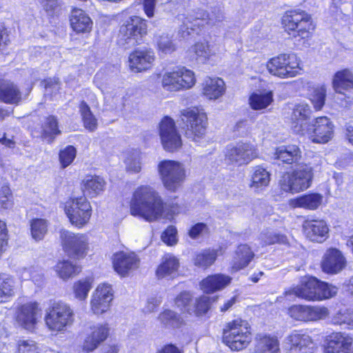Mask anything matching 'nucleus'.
<instances>
[{
  "label": "nucleus",
  "instance_id": "obj_1",
  "mask_svg": "<svg viewBox=\"0 0 353 353\" xmlns=\"http://www.w3.org/2000/svg\"><path fill=\"white\" fill-rule=\"evenodd\" d=\"M282 24L285 32L298 47L310 46L309 40L313 35L315 26L309 13L299 8L288 10L282 17Z\"/></svg>",
  "mask_w": 353,
  "mask_h": 353
},
{
  "label": "nucleus",
  "instance_id": "obj_2",
  "mask_svg": "<svg viewBox=\"0 0 353 353\" xmlns=\"http://www.w3.org/2000/svg\"><path fill=\"white\" fill-rule=\"evenodd\" d=\"M130 213L148 221H153L161 216L163 203L158 192L148 185L139 187L130 201Z\"/></svg>",
  "mask_w": 353,
  "mask_h": 353
},
{
  "label": "nucleus",
  "instance_id": "obj_3",
  "mask_svg": "<svg viewBox=\"0 0 353 353\" xmlns=\"http://www.w3.org/2000/svg\"><path fill=\"white\" fill-rule=\"evenodd\" d=\"M251 341L250 327L246 321L235 319L228 323L223 330V341L232 350H242Z\"/></svg>",
  "mask_w": 353,
  "mask_h": 353
},
{
  "label": "nucleus",
  "instance_id": "obj_4",
  "mask_svg": "<svg viewBox=\"0 0 353 353\" xmlns=\"http://www.w3.org/2000/svg\"><path fill=\"white\" fill-rule=\"evenodd\" d=\"M147 28L146 21L142 18L137 16L128 17L120 26L118 43L125 48L141 44L147 34Z\"/></svg>",
  "mask_w": 353,
  "mask_h": 353
},
{
  "label": "nucleus",
  "instance_id": "obj_5",
  "mask_svg": "<svg viewBox=\"0 0 353 353\" xmlns=\"http://www.w3.org/2000/svg\"><path fill=\"white\" fill-rule=\"evenodd\" d=\"M313 179L312 167L306 163L299 164L292 172L283 174L279 185L284 192L297 193L310 187Z\"/></svg>",
  "mask_w": 353,
  "mask_h": 353
},
{
  "label": "nucleus",
  "instance_id": "obj_6",
  "mask_svg": "<svg viewBox=\"0 0 353 353\" xmlns=\"http://www.w3.org/2000/svg\"><path fill=\"white\" fill-rule=\"evenodd\" d=\"M266 68L271 74L287 79L299 74V71L302 70V63L295 53H283L270 59Z\"/></svg>",
  "mask_w": 353,
  "mask_h": 353
},
{
  "label": "nucleus",
  "instance_id": "obj_7",
  "mask_svg": "<svg viewBox=\"0 0 353 353\" xmlns=\"http://www.w3.org/2000/svg\"><path fill=\"white\" fill-rule=\"evenodd\" d=\"M183 130L185 137L193 141L198 142L203 139L206 132L207 117L197 108H187L181 112Z\"/></svg>",
  "mask_w": 353,
  "mask_h": 353
},
{
  "label": "nucleus",
  "instance_id": "obj_8",
  "mask_svg": "<svg viewBox=\"0 0 353 353\" xmlns=\"http://www.w3.org/2000/svg\"><path fill=\"white\" fill-rule=\"evenodd\" d=\"M196 83L194 72L184 66L165 71L161 77V85L168 92H179L192 88Z\"/></svg>",
  "mask_w": 353,
  "mask_h": 353
},
{
  "label": "nucleus",
  "instance_id": "obj_9",
  "mask_svg": "<svg viewBox=\"0 0 353 353\" xmlns=\"http://www.w3.org/2000/svg\"><path fill=\"white\" fill-rule=\"evenodd\" d=\"M44 319L49 330L61 332L72 324L74 312L68 304L61 301L53 302L46 309Z\"/></svg>",
  "mask_w": 353,
  "mask_h": 353
},
{
  "label": "nucleus",
  "instance_id": "obj_10",
  "mask_svg": "<svg viewBox=\"0 0 353 353\" xmlns=\"http://www.w3.org/2000/svg\"><path fill=\"white\" fill-rule=\"evenodd\" d=\"M158 169L162 183L169 191L176 192L185 180V168L179 161H162L159 163Z\"/></svg>",
  "mask_w": 353,
  "mask_h": 353
},
{
  "label": "nucleus",
  "instance_id": "obj_11",
  "mask_svg": "<svg viewBox=\"0 0 353 353\" xmlns=\"http://www.w3.org/2000/svg\"><path fill=\"white\" fill-rule=\"evenodd\" d=\"M64 211L70 222L78 228L88 224L92 214V207L85 196L68 199L64 205Z\"/></svg>",
  "mask_w": 353,
  "mask_h": 353
},
{
  "label": "nucleus",
  "instance_id": "obj_12",
  "mask_svg": "<svg viewBox=\"0 0 353 353\" xmlns=\"http://www.w3.org/2000/svg\"><path fill=\"white\" fill-rule=\"evenodd\" d=\"M256 148L250 143L238 142L228 145L225 150V161L229 165L240 167L249 164L257 158Z\"/></svg>",
  "mask_w": 353,
  "mask_h": 353
},
{
  "label": "nucleus",
  "instance_id": "obj_13",
  "mask_svg": "<svg viewBox=\"0 0 353 353\" xmlns=\"http://www.w3.org/2000/svg\"><path fill=\"white\" fill-rule=\"evenodd\" d=\"M223 15L220 11L217 14L212 13L210 14L201 11L197 13L195 17L190 15L185 18L180 29V33L183 38L190 35L191 32L199 34L201 28H203L205 25H217L223 20Z\"/></svg>",
  "mask_w": 353,
  "mask_h": 353
},
{
  "label": "nucleus",
  "instance_id": "obj_14",
  "mask_svg": "<svg viewBox=\"0 0 353 353\" xmlns=\"http://www.w3.org/2000/svg\"><path fill=\"white\" fill-rule=\"evenodd\" d=\"M305 130L300 134H307L313 143H327L334 135V125L327 117L316 118Z\"/></svg>",
  "mask_w": 353,
  "mask_h": 353
},
{
  "label": "nucleus",
  "instance_id": "obj_15",
  "mask_svg": "<svg viewBox=\"0 0 353 353\" xmlns=\"http://www.w3.org/2000/svg\"><path fill=\"white\" fill-rule=\"evenodd\" d=\"M61 237L65 252L76 259L83 258L89 250V238L85 234L64 230Z\"/></svg>",
  "mask_w": 353,
  "mask_h": 353
},
{
  "label": "nucleus",
  "instance_id": "obj_16",
  "mask_svg": "<svg viewBox=\"0 0 353 353\" xmlns=\"http://www.w3.org/2000/svg\"><path fill=\"white\" fill-rule=\"evenodd\" d=\"M159 133L162 145L167 151L172 152L181 146V136L171 118L165 117L163 119L159 125Z\"/></svg>",
  "mask_w": 353,
  "mask_h": 353
},
{
  "label": "nucleus",
  "instance_id": "obj_17",
  "mask_svg": "<svg viewBox=\"0 0 353 353\" xmlns=\"http://www.w3.org/2000/svg\"><path fill=\"white\" fill-rule=\"evenodd\" d=\"M112 263L115 272L125 277L139 268L140 259L134 252L121 251L114 254Z\"/></svg>",
  "mask_w": 353,
  "mask_h": 353
},
{
  "label": "nucleus",
  "instance_id": "obj_18",
  "mask_svg": "<svg viewBox=\"0 0 353 353\" xmlns=\"http://www.w3.org/2000/svg\"><path fill=\"white\" fill-rule=\"evenodd\" d=\"M286 353H307L313 348L311 337L301 331L294 330L283 341Z\"/></svg>",
  "mask_w": 353,
  "mask_h": 353
},
{
  "label": "nucleus",
  "instance_id": "obj_19",
  "mask_svg": "<svg viewBox=\"0 0 353 353\" xmlns=\"http://www.w3.org/2000/svg\"><path fill=\"white\" fill-rule=\"evenodd\" d=\"M289 314L297 321H312L326 318L328 310L325 307L295 305L289 309Z\"/></svg>",
  "mask_w": 353,
  "mask_h": 353
},
{
  "label": "nucleus",
  "instance_id": "obj_20",
  "mask_svg": "<svg viewBox=\"0 0 353 353\" xmlns=\"http://www.w3.org/2000/svg\"><path fill=\"white\" fill-rule=\"evenodd\" d=\"M113 299V292L110 285L103 283L98 285L92 294L90 305L92 312L97 314L105 312Z\"/></svg>",
  "mask_w": 353,
  "mask_h": 353
},
{
  "label": "nucleus",
  "instance_id": "obj_21",
  "mask_svg": "<svg viewBox=\"0 0 353 353\" xmlns=\"http://www.w3.org/2000/svg\"><path fill=\"white\" fill-rule=\"evenodd\" d=\"M319 280L312 276L303 277L299 285L285 291L286 296L294 295L307 301H317Z\"/></svg>",
  "mask_w": 353,
  "mask_h": 353
},
{
  "label": "nucleus",
  "instance_id": "obj_22",
  "mask_svg": "<svg viewBox=\"0 0 353 353\" xmlns=\"http://www.w3.org/2000/svg\"><path fill=\"white\" fill-rule=\"evenodd\" d=\"M325 353H353V339L342 332H334L326 338Z\"/></svg>",
  "mask_w": 353,
  "mask_h": 353
},
{
  "label": "nucleus",
  "instance_id": "obj_23",
  "mask_svg": "<svg viewBox=\"0 0 353 353\" xmlns=\"http://www.w3.org/2000/svg\"><path fill=\"white\" fill-rule=\"evenodd\" d=\"M347 265V261L343 253L336 248L327 249L321 261L323 272L335 274L342 271Z\"/></svg>",
  "mask_w": 353,
  "mask_h": 353
},
{
  "label": "nucleus",
  "instance_id": "obj_24",
  "mask_svg": "<svg viewBox=\"0 0 353 353\" xmlns=\"http://www.w3.org/2000/svg\"><path fill=\"white\" fill-rule=\"evenodd\" d=\"M109 331L107 323H99L91 326L83 341L82 350L85 352H90L97 349L108 338Z\"/></svg>",
  "mask_w": 353,
  "mask_h": 353
},
{
  "label": "nucleus",
  "instance_id": "obj_25",
  "mask_svg": "<svg viewBox=\"0 0 353 353\" xmlns=\"http://www.w3.org/2000/svg\"><path fill=\"white\" fill-rule=\"evenodd\" d=\"M303 229L307 238L314 242L323 243L329 236V227L322 219L305 220Z\"/></svg>",
  "mask_w": 353,
  "mask_h": 353
},
{
  "label": "nucleus",
  "instance_id": "obj_26",
  "mask_svg": "<svg viewBox=\"0 0 353 353\" xmlns=\"http://www.w3.org/2000/svg\"><path fill=\"white\" fill-rule=\"evenodd\" d=\"M312 110L306 103L296 104L291 114V128L296 134L304 132L307 124V120L310 119Z\"/></svg>",
  "mask_w": 353,
  "mask_h": 353
},
{
  "label": "nucleus",
  "instance_id": "obj_27",
  "mask_svg": "<svg viewBox=\"0 0 353 353\" xmlns=\"http://www.w3.org/2000/svg\"><path fill=\"white\" fill-rule=\"evenodd\" d=\"M154 59L152 50H137L129 55V66L132 71L139 72L150 68Z\"/></svg>",
  "mask_w": 353,
  "mask_h": 353
},
{
  "label": "nucleus",
  "instance_id": "obj_28",
  "mask_svg": "<svg viewBox=\"0 0 353 353\" xmlns=\"http://www.w3.org/2000/svg\"><path fill=\"white\" fill-rule=\"evenodd\" d=\"M41 310L37 303H28L19 309L17 321L26 330H32L40 315Z\"/></svg>",
  "mask_w": 353,
  "mask_h": 353
},
{
  "label": "nucleus",
  "instance_id": "obj_29",
  "mask_svg": "<svg viewBox=\"0 0 353 353\" xmlns=\"http://www.w3.org/2000/svg\"><path fill=\"white\" fill-rule=\"evenodd\" d=\"M255 341L254 353H281L280 343L275 336L258 334Z\"/></svg>",
  "mask_w": 353,
  "mask_h": 353
},
{
  "label": "nucleus",
  "instance_id": "obj_30",
  "mask_svg": "<svg viewBox=\"0 0 353 353\" xmlns=\"http://www.w3.org/2000/svg\"><path fill=\"white\" fill-rule=\"evenodd\" d=\"M21 100V92L13 82L0 79V101L8 104H17Z\"/></svg>",
  "mask_w": 353,
  "mask_h": 353
},
{
  "label": "nucleus",
  "instance_id": "obj_31",
  "mask_svg": "<svg viewBox=\"0 0 353 353\" xmlns=\"http://www.w3.org/2000/svg\"><path fill=\"white\" fill-rule=\"evenodd\" d=\"M225 85L223 79L219 77H207L203 83V94L210 100H216L223 95Z\"/></svg>",
  "mask_w": 353,
  "mask_h": 353
},
{
  "label": "nucleus",
  "instance_id": "obj_32",
  "mask_svg": "<svg viewBox=\"0 0 353 353\" xmlns=\"http://www.w3.org/2000/svg\"><path fill=\"white\" fill-rule=\"evenodd\" d=\"M231 277L222 274L208 276L201 282V288L205 293L221 290L231 282Z\"/></svg>",
  "mask_w": 353,
  "mask_h": 353
},
{
  "label": "nucleus",
  "instance_id": "obj_33",
  "mask_svg": "<svg viewBox=\"0 0 353 353\" xmlns=\"http://www.w3.org/2000/svg\"><path fill=\"white\" fill-rule=\"evenodd\" d=\"M70 26L78 33L88 32L92 29V21L83 10L74 8L71 12Z\"/></svg>",
  "mask_w": 353,
  "mask_h": 353
},
{
  "label": "nucleus",
  "instance_id": "obj_34",
  "mask_svg": "<svg viewBox=\"0 0 353 353\" xmlns=\"http://www.w3.org/2000/svg\"><path fill=\"white\" fill-rule=\"evenodd\" d=\"M323 196L319 193H310L302 195L289 201V205L293 208H301L314 210L322 203Z\"/></svg>",
  "mask_w": 353,
  "mask_h": 353
},
{
  "label": "nucleus",
  "instance_id": "obj_35",
  "mask_svg": "<svg viewBox=\"0 0 353 353\" xmlns=\"http://www.w3.org/2000/svg\"><path fill=\"white\" fill-rule=\"evenodd\" d=\"M186 55L190 61H194L198 63H205L212 55V52L208 41H200L189 48Z\"/></svg>",
  "mask_w": 353,
  "mask_h": 353
},
{
  "label": "nucleus",
  "instance_id": "obj_36",
  "mask_svg": "<svg viewBox=\"0 0 353 353\" xmlns=\"http://www.w3.org/2000/svg\"><path fill=\"white\" fill-rule=\"evenodd\" d=\"M179 266L178 259L172 255H166L156 270L159 279L174 276Z\"/></svg>",
  "mask_w": 353,
  "mask_h": 353
},
{
  "label": "nucleus",
  "instance_id": "obj_37",
  "mask_svg": "<svg viewBox=\"0 0 353 353\" xmlns=\"http://www.w3.org/2000/svg\"><path fill=\"white\" fill-rule=\"evenodd\" d=\"M274 155L276 159L288 164L296 163L302 157L300 148L295 145L281 146L276 149Z\"/></svg>",
  "mask_w": 353,
  "mask_h": 353
},
{
  "label": "nucleus",
  "instance_id": "obj_38",
  "mask_svg": "<svg viewBox=\"0 0 353 353\" xmlns=\"http://www.w3.org/2000/svg\"><path fill=\"white\" fill-rule=\"evenodd\" d=\"M251 183L250 187L254 191H261L266 188L270 181V174L261 166L252 168L250 175Z\"/></svg>",
  "mask_w": 353,
  "mask_h": 353
},
{
  "label": "nucleus",
  "instance_id": "obj_39",
  "mask_svg": "<svg viewBox=\"0 0 353 353\" xmlns=\"http://www.w3.org/2000/svg\"><path fill=\"white\" fill-rule=\"evenodd\" d=\"M333 88L336 92L342 93L343 90L353 88V72L349 69H344L335 73L332 79Z\"/></svg>",
  "mask_w": 353,
  "mask_h": 353
},
{
  "label": "nucleus",
  "instance_id": "obj_40",
  "mask_svg": "<svg viewBox=\"0 0 353 353\" xmlns=\"http://www.w3.org/2000/svg\"><path fill=\"white\" fill-rule=\"evenodd\" d=\"M105 182L103 178L96 175H88L82 181V189L87 195L94 197L103 191Z\"/></svg>",
  "mask_w": 353,
  "mask_h": 353
},
{
  "label": "nucleus",
  "instance_id": "obj_41",
  "mask_svg": "<svg viewBox=\"0 0 353 353\" xmlns=\"http://www.w3.org/2000/svg\"><path fill=\"white\" fill-rule=\"evenodd\" d=\"M17 290L18 285L13 277L8 275L0 276V303L9 301Z\"/></svg>",
  "mask_w": 353,
  "mask_h": 353
},
{
  "label": "nucleus",
  "instance_id": "obj_42",
  "mask_svg": "<svg viewBox=\"0 0 353 353\" xmlns=\"http://www.w3.org/2000/svg\"><path fill=\"white\" fill-rule=\"evenodd\" d=\"M41 137L48 143L53 142L56 136L61 134L58 128V120L54 116H48L45 118L41 125Z\"/></svg>",
  "mask_w": 353,
  "mask_h": 353
},
{
  "label": "nucleus",
  "instance_id": "obj_43",
  "mask_svg": "<svg viewBox=\"0 0 353 353\" xmlns=\"http://www.w3.org/2000/svg\"><path fill=\"white\" fill-rule=\"evenodd\" d=\"M254 253L248 245H240L233 259V269L241 270L246 267L254 257Z\"/></svg>",
  "mask_w": 353,
  "mask_h": 353
},
{
  "label": "nucleus",
  "instance_id": "obj_44",
  "mask_svg": "<svg viewBox=\"0 0 353 353\" xmlns=\"http://www.w3.org/2000/svg\"><path fill=\"white\" fill-rule=\"evenodd\" d=\"M249 102L254 110L265 109L273 102V93L272 91L254 92L250 96Z\"/></svg>",
  "mask_w": 353,
  "mask_h": 353
},
{
  "label": "nucleus",
  "instance_id": "obj_45",
  "mask_svg": "<svg viewBox=\"0 0 353 353\" xmlns=\"http://www.w3.org/2000/svg\"><path fill=\"white\" fill-rule=\"evenodd\" d=\"M221 254V249H208L202 250L196 255L194 260V265L199 268L206 269L214 263L216 257Z\"/></svg>",
  "mask_w": 353,
  "mask_h": 353
},
{
  "label": "nucleus",
  "instance_id": "obj_46",
  "mask_svg": "<svg viewBox=\"0 0 353 353\" xmlns=\"http://www.w3.org/2000/svg\"><path fill=\"white\" fill-rule=\"evenodd\" d=\"M54 270L63 280H67L81 271L79 266L68 260L58 262L54 266Z\"/></svg>",
  "mask_w": 353,
  "mask_h": 353
},
{
  "label": "nucleus",
  "instance_id": "obj_47",
  "mask_svg": "<svg viewBox=\"0 0 353 353\" xmlns=\"http://www.w3.org/2000/svg\"><path fill=\"white\" fill-rule=\"evenodd\" d=\"M326 88L325 85H318L313 88L309 94V99L315 111L321 110L325 105Z\"/></svg>",
  "mask_w": 353,
  "mask_h": 353
},
{
  "label": "nucleus",
  "instance_id": "obj_48",
  "mask_svg": "<svg viewBox=\"0 0 353 353\" xmlns=\"http://www.w3.org/2000/svg\"><path fill=\"white\" fill-rule=\"evenodd\" d=\"M93 279L90 277L81 279L73 285V292L76 299L83 301L88 297L92 288Z\"/></svg>",
  "mask_w": 353,
  "mask_h": 353
},
{
  "label": "nucleus",
  "instance_id": "obj_49",
  "mask_svg": "<svg viewBox=\"0 0 353 353\" xmlns=\"http://www.w3.org/2000/svg\"><path fill=\"white\" fill-rule=\"evenodd\" d=\"M84 127L90 131H94L97 127V120L85 101H81L79 105Z\"/></svg>",
  "mask_w": 353,
  "mask_h": 353
},
{
  "label": "nucleus",
  "instance_id": "obj_50",
  "mask_svg": "<svg viewBox=\"0 0 353 353\" xmlns=\"http://www.w3.org/2000/svg\"><path fill=\"white\" fill-rule=\"evenodd\" d=\"M159 320L165 327H179L183 324L181 316L175 312L165 310L159 316Z\"/></svg>",
  "mask_w": 353,
  "mask_h": 353
},
{
  "label": "nucleus",
  "instance_id": "obj_51",
  "mask_svg": "<svg viewBox=\"0 0 353 353\" xmlns=\"http://www.w3.org/2000/svg\"><path fill=\"white\" fill-rule=\"evenodd\" d=\"M31 234L35 241H41L43 239L48 231V223L43 219H35L31 221Z\"/></svg>",
  "mask_w": 353,
  "mask_h": 353
},
{
  "label": "nucleus",
  "instance_id": "obj_52",
  "mask_svg": "<svg viewBox=\"0 0 353 353\" xmlns=\"http://www.w3.org/2000/svg\"><path fill=\"white\" fill-rule=\"evenodd\" d=\"M124 163L128 172L138 173L141 170V154L139 152L134 151L127 154Z\"/></svg>",
  "mask_w": 353,
  "mask_h": 353
},
{
  "label": "nucleus",
  "instance_id": "obj_53",
  "mask_svg": "<svg viewBox=\"0 0 353 353\" xmlns=\"http://www.w3.org/2000/svg\"><path fill=\"white\" fill-rule=\"evenodd\" d=\"M210 307V298L207 296H201L197 299L192 307L188 308V313L194 314L196 316H201L205 314Z\"/></svg>",
  "mask_w": 353,
  "mask_h": 353
},
{
  "label": "nucleus",
  "instance_id": "obj_54",
  "mask_svg": "<svg viewBox=\"0 0 353 353\" xmlns=\"http://www.w3.org/2000/svg\"><path fill=\"white\" fill-rule=\"evenodd\" d=\"M156 43L159 51L164 54H170L176 50V46L167 34L157 36Z\"/></svg>",
  "mask_w": 353,
  "mask_h": 353
},
{
  "label": "nucleus",
  "instance_id": "obj_55",
  "mask_svg": "<svg viewBox=\"0 0 353 353\" xmlns=\"http://www.w3.org/2000/svg\"><path fill=\"white\" fill-rule=\"evenodd\" d=\"M77 155V150L72 145H68L61 150L59 154V159L62 168L70 165L74 160Z\"/></svg>",
  "mask_w": 353,
  "mask_h": 353
},
{
  "label": "nucleus",
  "instance_id": "obj_56",
  "mask_svg": "<svg viewBox=\"0 0 353 353\" xmlns=\"http://www.w3.org/2000/svg\"><path fill=\"white\" fill-rule=\"evenodd\" d=\"M319 284L317 290V301L330 299L335 296L338 292L336 287L330 285L327 283L322 282L319 280Z\"/></svg>",
  "mask_w": 353,
  "mask_h": 353
},
{
  "label": "nucleus",
  "instance_id": "obj_57",
  "mask_svg": "<svg viewBox=\"0 0 353 353\" xmlns=\"http://www.w3.org/2000/svg\"><path fill=\"white\" fill-rule=\"evenodd\" d=\"M260 238L263 242V245H272L274 243H287V237L285 235L276 233L272 231H266L261 234Z\"/></svg>",
  "mask_w": 353,
  "mask_h": 353
},
{
  "label": "nucleus",
  "instance_id": "obj_58",
  "mask_svg": "<svg viewBox=\"0 0 353 353\" xmlns=\"http://www.w3.org/2000/svg\"><path fill=\"white\" fill-rule=\"evenodd\" d=\"M21 277L24 280L31 279L36 285H41L43 281V274L34 268L23 270Z\"/></svg>",
  "mask_w": 353,
  "mask_h": 353
},
{
  "label": "nucleus",
  "instance_id": "obj_59",
  "mask_svg": "<svg viewBox=\"0 0 353 353\" xmlns=\"http://www.w3.org/2000/svg\"><path fill=\"white\" fill-rule=\"evenodd\" d=\"M192 296L190 292H183L180 293L175 299V304L181 310L188 312V307H192L190 304Z\"/></svg>",
  "mask_w": 353,
  "mask_h": 353
},
{
  "label": "nucleus",
  "instance_id": "obj_60",
  "mask_svg": "<svg viewBox=\"0 0 353 353\" xmlns=\"http://www.w3.org/2000/svg\"><path fill=\"white\" fill-rule=\"evenodd\" d=\"M333 321L335 324H347L353 326V310H347L343 312L340 311L334 317Z\"/></svg>",
  "mask_w": 353,
  "mask_h": 353
},
{
  "label": "nucleus",
  "instance_id": "obj_61",
  "mask_svg": "<svg viewBox=\"0 0 353 353\" xmlns=\"http://www.w3.org/2000/svg\"><path fill=\"white\" fill-rule=\"evenodd\" d=\"M18 353H38L35 342L32 340L19 341Z\"/></svg>",
  "mask_w": 353,
  "mask_h": 353
},
{
  "label": "nucleus",
  "instance_id": "obj_62",
  "mask_svg": "<svg viewBox=\"0 0 353 353\" xmlns=\"http://www.w3.org/2000/svg\"><path fill=\"white\" fill-rule=\"evenodd\" d=\"M163 241L168 245H172L176 242V229L174 226H169L162 234Z\"/></svg>",
  "mask_w": 353,
  "mask_h": 353
},
{
  "label": "nucleus",
  "instance_id": "obj_63",
  "mask_svg": "<svg viewBox=\"0 0 353 353\" xmlns=\"http://www.w3.org/2000/svg\"><path fill=\"white\" fill-rule=\"evenodd\" d=\"M10 190L8 186H3L0 190V205L5 209L12 206Z\"/></svg>",
  "mask_w": 353,
  "mask_h": 353
},
{
  "label": "nucleus",
  "instance_id": "obj_64",
  "mask_svg": "<svg viewBox=\"0 0 353 353\" xmlns=\"http://www.w3.org/2000/svg\"><path fill=\"white\" fill-rule=\"evenodd\" d=\"M208 231V226L206 224L203 223H198L191 227L189 230V236L192 239H196L202 234Z\"/></svg>",
  "mask_w": 353,
  "mask_h": 353
}]
</instances>
